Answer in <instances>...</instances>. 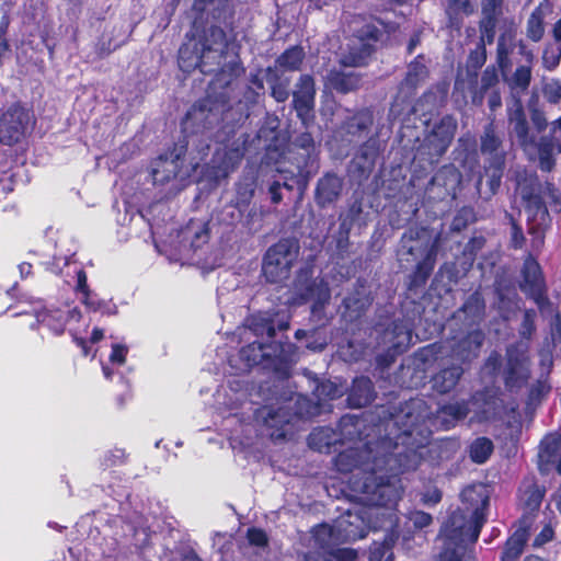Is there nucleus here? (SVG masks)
Instances as JSON below:
<instances>
[{"instance_id": "obj_1", "label": "nucleus", "mask_w": 561, "mask_h": 561, "mask_svg": "<svg viewBox=\"0 0 561 561\" xmlns=\"http://www.w3.org/2000/svg\"><path fill=\"white\" fill-rule=\"evenodd\" d=\"M416 427L404 428L392 444L390 438L376 443L355 442L334 458L341 473H356L350 480L355 497L364 505H397L402 494L399 476L415 470L427 437L413 438Z\"/></svg>"}, {"instance_id": "obj_2", "label": "nucleus", "mask_w": 561, "mask_h": 561, "mask_svg": "<svg viewBox=\"0 0 561 561\" xmlns=\"http://www.w3.org/2000/svg\"><path fill=\"white\" fill-rule=\"evenodd\" d=\"M275 333L274 322L270 318L257 317L251 320L245 336L254 335L256 340L242 347L239 358L242 366L240 371H245L253 366L263 365L264 368L286 374L288 366L295 362L294 345L291 343L264 344L263 339L272 337Z\"/></svg>"}, {"instance_id": "obj_3", "label": "nucleus", "mask_w": 561, "mask_h": 561, "mask_svg": "<svg viewBox=\"0 0 561 561\" xmlns=\"http://www.w3.org/2000/svg\"><path fill=\"white\" fill-rule=\"evenodd\" d=\"M465 512H454L444 524L440 536L453 543L476 542L485 520L484 510L489 503L483 485H470L461 492Z\"/></svg>"}, {"instance_id": "obj_4", "label": "nucleus", "mask_w": 561, "mask_h": 561, "mask_svg": "<svg viewBox=\"0 0 561 561\" xmlns=\"http://www.w3.org/2000/svg\"><path fill=\"white\" fill-rule=\"evenodd\" d=\"M184 147H175L170 156L159 157L152 165L151 175L156 184L173 181L172 187L181 190L190 179L201 180L197 175L199 161L207 156L208 145L197 148V157L190 151L188 157L183 156Z\"/></svg>"}, {"instance_id": "obj_5", "label": "nucleus", "mask_w": 561, "mask_h": 561, "mask_svg": "<svg viewBox=\"0 0 561 561\" xmlns=\"http://www.w3.org/2000/svg\"><path fill=\"white\" fill-rule=\"evenodd\" d=\"M508 117L512 134L526 154L530 159L538 158L541 170L551 171L554 165L552 145L546 141H537L534 136L529 135L523 104L518 99H514L508 106Z\"/></svg>"}, {"instance_id": "obj_6", "label": "nucleus", "mask_w": 561, "mask_h": 561, "mask_svg": "<svg viewBox=\"0 0 561 561\" xmlns=\"http://www.w3.org/2000/svg\"><path fill=\"white\" fill-rule=\"evenodd\" d=\"M210 36L214 39L213 45L190 39L181 46L179 66L183 71L190 72L199 68L203 73L213 72V69L207 66L214 62L219 64L225 47V33L222 30L214 27L210 30Z\"/></svg>"}, {"instance_id": "obj_7", "label": "nucleus", "mask_w": 561, "mask_h": 561, "mask_svg": "<svg viewBox=\"0 0 561 561\" xmlns=\"http://www.w3.org/2000/svg\"><path fill=\"white\" fill-rule=\"evenodd\" d=\"M36 321L47 327L54 334H61L66 329L73 337L78 346L82 348L83 355L88 356L90 351L87 341L80 336L81 312L72 304H64L61 307H50L38 311L34 310Z\"/></svg>"}, {"instance_id": "obj_8", "label": "nucleus", "mask_w": 561, "mask_h": 561, "mask_svg": "<svg viewBox=\"0 0 561 561\" xmlns=\"http://www.w3.org/2000/svg\"><path fill=\"white\" fill-rule=\"evenodd\" d=\"M245 142L243 135L220 141L206 169V176L219 182L232 173L243 159Z\"/></svg>"}, {"instance_id": "obj_9", "label": "nucleus", "mask_w": 561, "mask_h": 561, "mask_svg": "<svg viewBox=\"0 0 561 561\" xmlns=\"http://www.w3.org/2000/svg\"><path fill=\"white\" fill-rule=\"evenodd\" d=\"M516 192L522 197L527 213L539 217L541 221H545L548 215V205L554 211L561 210V194L551 185H547L542 195H539L535 178L518 181Z\"/></svg>"}, {"instance_id": "obj_10", "label": "nucleus", "mask_w": 561, "mask_h": 561, "mask_svg": "<svg viewBox=\"0 0 561 561\" xmlns=\"http://www.w3.org/2000/svg\"><path fill=\"white\" fill-rule=\"evenodd\" d=\"M371 508L359 507L353 511L348 510L345 514L335 519L337 537L342 542L354 541L364 538L371 528L383 527V524L374 523L370 517L379 515V506L370 505ZM392 506H385L392 508Z\"/></svg>"}, {"instance_id": "obj_11", "label": "nucleus", "mask_w": 561, "mask_h": 561, "mask_svg": "<svg viewBox=\"0 0 561 561\" xmlns=\"http://www.w3.org/2000/svg\"><path fill=\"white\" fill-rule=\"evenodd\" d=\"M355 35L350 41L348 51L341 57V64L346 67H360L374 50V44L381 41L382 31L375 23H367L359 30L354 28Z\"/></svg>"}, {"instance_id": "obj_12", "label": "nucleus", "mask_w": 561, "mask_h": 561, "mask_svg": "<svg viewBox=\"0 0 561 561\" xmlns=\"http://www.w3.org/2000/svg\"><path fill=\"white\" fill-rule=\"evenodd\" d=\"M505 385L510 390L519 389L529 378L528 345L524 342L511 346L503 370Z\"/></svg>"}, {"instance_id": "obj_13", "label": "nucleus", "mask_w": 561, "mask_h": 561, "mask_svg": "<svg viewBox=\"0 0 561 561\" xmlns=\"http://www.w3.org/2000/svg\"><path fill=\"white\" fill-rule=\"evenodd\" d=\"M255 419L262 422L268 430V435L272 439H284L293 434V421L287 408H278L275 410L272 407H263L255 412Z\"/></svg>"}, {"instance_id": "obj_14", "label": "nucleus", "mask_w": 561, "mask_h": 561, "mask_svg": "<svg viewBox=\"0 0 561 561\" xmlns=\"http://www.w3.org/2000/svg\"><path fill=\"white\" fill-rule=\"evenodd\" d=\"M31 122L27 111L11 106L0 119V141L5 145L18 142L25 134Z\"/></svg>"}, {"instance_id": "obj_15", "label": "nucleus", "mask_w": 561, "mask_h": 561, "mask_svg": "<svg viewBox=\"0 0 561 561\" xmlns=\"http://www.w3.org/2000/svg\"><path fill=\"white\" fill-rule=\"evenodd\" d=\"M538 468L542 473H561V436L558 433L546 435L538 447Z\"/></svg>"}, {"instance_id": "obj_16", "label": "nucleus", "mask_w": 561, "mask_h": 561, "mask_svg": "<svg viewBox=\"0 0 561 561\" xmlns=\"http://www.w3.org/2000/svg\"><path fill=\"white\" fill-rule=\"evenodd\" d=\"M314 94L313 79L308 75L301 76L293 95L295 110L304 125L313 118Z\"/></svg>"}, {"instance_id": "obj_17", "label": "nucleus", "mask_w": 561, "mask_h": 561, "mask_svg": "<svg viewBox=\"0 0 561 561\" xmlns=\"http://www.w3.org/2000/svg\"><path fill=\"white\" fill-rule=\"evenodd\" d=\"M523 275V289L533 296L541 312H545L548 301L542 293L541 272L536 260L530 256L525 260Z\"/></svg>"}, {"instance_id": "obj_18", "label": "nucleus", "mask_w": 561, "mask_h": 561, "mask_svg": "<svg viewBox=\"0 0 561 561\" xmlns=\"http://www.w3.org/2000/svg\"><path fill=\"white\" fill-rule=\"evenodd\" d=\"M298 255V244L295 240L283 239L271 247L265 256L276 265L290 271L293 263Z\"/></svg>"}, {"instance_id": "obj_19", "label": "nucleus", "mask_w": 561, "mask_h": 561, "mask_svg": "<svg viewBox=\"0 0 561 561\" xmlns=\"http://www.w3.org/2000/svg\"><path fill=\"white\" fill-rule=\"evenodd\" d=\"M484 335L480 330H473L461 339L456 345H453V358L459 362H466L477 356L482 345Z\"/></svg>"}, {"instance_id": "obj_20", "label": "nucleus", "mask_w": 561, "mask_h": 561, "mask_svg": "<svg viewBox=\"0 0 561 561\" xmlns=\"http://www.w3.org/2000/svg\"><path fill=\"white\" fill-rule=\"evenodd\" d=\"M180 236L185 244L193 249H198L207 243L209 239L208 222L204 219H192L181 230Z\"/></svg>"}, {"instance_id": "obj_21", "label": "nucleus", "mask_w": 561, "mask_h": 561, "mask_svg": "<svg viewBox=\"0 0 561 561\" xmlns=\"http://www.w3.org/2000/svg\"><path fill=\"white\" fill-rule=\"evenodd\" d=\"M529 530L526 524H520L513 535L506 540L501 561H517L528 540Z\"/></svg>"}, {"instance_id": "obj_22", "label": "nucleus", "mask_w": 561, "mask_h": 561, "mask_svg": "<svg viewBox=\"0 0 561 561\" xmlns=\"http://www.w3.org/2000/svg\"><path fill=\"white\" fill-rule=\"evenodd\" d=\"M312 539L314 540V545L323 550L321 553H310L314 557L323 556L334 546L342 543L341 539L337 537L335 523L332 526L328 524L316 526L312 530Z\"/></svg>"}, {"instance_id": "obj_23", "label": "nucleus", "mask_w": 561, "mask_h": 561, "mask_svg": "<svg viewBox=\"0 0 561 561\" xmlns=\"http://www.w3.org/2000/svg\"><path fill=\"white\" fill-rule=\"evenodd\" d=\"M385 340L389 344L388 352L390 356L402 353L412 342V333L408 325L396 323L393 329L385 334Z\"/></svg>"}, {"instance_id": "obj_24", "label": "nucleus", "mask_w": 561, "mask_h": 561, "mask_svg": "<svg viewBox=\"0 0 561 561\" xmlns=\"http://www.w3.org/2000/svg\"><path fill=\"white\" fill-rule=\"evenodd\" d=\"M481 399V396H474L472 401L469 403L456 402L443 407L438 412V419L442 420L445 428L454 426V423L468 415L470 412V405H476Z\"/></svg>"}, {"instance_id": "obj_25", "label": "nucleus", "mask_w": 561, "mask_h": 561, "mask_svg": "<svg viewBox=\"0 0 561 561\" xmlns=\"http://www.w3.org/2000/svg\"><path fill=\"white\" fill-rule=\"evenodd\" d=\"M545 493V488L527 479L519 488V501L527 511L534 512L540 507Z\"/></svg>"}, {"instance_id": "obj_26", "label": "nucleus", "mask_w": 561, "mask_h": 561, "mask_svg": "<svg viewBox=\"0 0 561 561\" xmlns=\"http://www.w3.org/2000/svg\"><path fill=\"white\" fill-rule=\"evenodd\" d=\"M374 399L373 383L366 377L356 378L353 382L348 403L352 408H363Z\"/></svg>"}, {"instance_id": "obj_27", "label": "nucleus", "mask_w": 561, "mask_h": 561, "mask_svg": "<svg viewBox=\"0 0 561 561\" xmlns=\"http://www.w3.org/2000/svg\"><path fill=\"white\" fill-rule=\"evenodd\" d=\"M359 76L354 71L350 72H336L331 71L327 76V84L330 88L335 89L336 91L346 93L350 92L359 85Z\"/></svg>"}, {"instance_id": "obj_28", "label": "nucleus", "mask_w": 561, "mask_h": 561, "mask_svg": "<svg viewBox=\"0 0 561 561\" xmlns=\"http://www.w3.org/2000/svg\"><path fill=\"white\" fill-rule=\"evenodd\" d=\"M341 181L337 176L328 174L322 178L317 186V197L319 203L327 204L333 202L341 191Z\"/></svg>"}, {"instance_id": "obj_29", "label": "nucleus", "mask_w": 561, "mask_h": 561, "mask_svg": "<svg viewBox=\"0 0 561 561\" xmlns=\"http://www.w3.org/2000/svg\"><path fill=\"white\" fill-rule=\"evenodd\" d=\"M548 10V5L540 4L531 12L527 21L526 35L533 42H539L545 34L543 21Z\"/></svg>"}, {"instance_id": "obj_30", "label": "nucleus", "mask_w": 561, "mask_h": 561, "mask_svg": "<svg viewBox=\"0 0 561 561\" xmlns=\"http://www.w3.org/2000/svg\"><path fill=\"white\" fill-rule=\"evenodd\" d=\"M461 375L462 368L458 365L443 369L433 378V387L442 393L448 392L457 385Z\"/></svg>"}, {"instance_id": "obj_31", "label": "nucleus", "mask_w": 561, "mask_h": 561, "mask_svg": "<svg viewBox=\"0 0 561 561\" xmlns=\"http://www.w3.org/2000/svg\"><path fill=\"white\" fill-rule=\"evenodd\" d=\"M336 444V434L330 427H320L314 430L308 438L310 448L320 453L329 451L331 446Z\"/></svg>"}, {"instance_id": "obj_32", "label": "nucleus", "mask_w": 561, "mask_h": 561, "mask_svg": "<svg viewBox=\"0 0 561 561\" xmlns=\"http://www.w3.org/2000/svg\"><path fill=\"white\" fill-rule=\"evenodd\" d=\"M484 311V301L480 294H472L467 301L463 304L462 309L459 311L457 318L462 316L469 320L470 324H474L479 321Z\"/></svg>"}, {"instance_id": "obj_33", "label": "nucleus", "mask_w": 561, "mask_h": 561, "mask_svg": "<svg viewBox=\"0 0 561 561\" xmlns=\"http://www.w3.org/2000/svg\"><path fill=\"white\" fill-rule=\"evenodd\" d=\"M305 53L300 47H290L285 50L276 60V67L274 69H280L284 71H295L299 69L302 62Z\"/></svg>"}, {"instance_id": "obj_34", "label": "nucleus", "mask_w": 561, "mask_h": 561, "mask_svg": "<svg viewBox=\"0 0 561 561\" xmlns=\"http://www.w3.org/2000/svg\"><path fill=\"white\" fill-rule=\"evenodd\" d=\"M266 81L271 87L272 96L277 102H284L288 99V79H282L278 76L277 69L268 68L266 70Z\"/></svg>"}, {"instance_id": "obj_35", "label": "nucleus", "mask_w": 561, "mask_h": 561, "mask_svg": "<svg viewBox=\"0 0 561 561\" xmlns=\"http://www.w3.org/2000/svg\"><path fill=\"white\" fill-rule=\"evenodd\" d=\"M493 451V444L485 437L477 438L470 445V458L477 463H483L488 460Z\"/></svg>"}, {"instance_id": "obj_36", "label": "nucleus", "mask_w": 561, "mask_h": 561, "mask_svg": "<svg viewBox=\"0 0 561 561\" xmlns=\"http://www.w3.org/2000/svg\"><path fill=\"white\" fill-rule=\"evenodd\" d=\"M357 557L355 550L350 548H337L334 547L324 553L323 556L314 557L308 554L306 561H354Z\"/></svg>"}, {"instance_id": "obj_37", "label": "nucleus", "mask_w": 561, "mask_h": 561, "mask_svg": "<svg viewBox=\"0 0 561 561\" xmlns=\"http://www.w3.org/2000/svg\"><path fill=\"white\" fill-rule=\"evenodd\" d=\"M503 0H482L481 11L485 23L486 30L495 27L496 19L502 13Z\"/></svg>"}, {"instance_id": "obj_38", "label": "nucleus", "mask_w": 561, "mask_h": 561, "mask_svg": "<svg viewBox=\"0 0 561 561\" xmlns=\"http://www.w3.org/2000/svg\"><path fill=\"white\" fill-rule=\"evenodd\" d=\"M456 130V122L451 117H445L442 119V123L434 130V136H440L439 139V149L440 152L445 151L451 139L454 138V134Z\"/></svg>"}, {"instance_id": "obj_39", "label": "nucleus", "mask_w": 561, "mask_h": 561, "mask_svg": "<svg viewBox=\"0 0 561 561\" xmlns=\"http://www.w3.org/2000/svg\"><path fill=\"white\" fill-rule=\"evenodd\" d=\"M262 272L264 277L270 283H280L289 277L290 271L285 270L284 267L276 265L267 257H264V263L262 267Z\"/></svg>"}, {"instance_id": "obj_40", "label": "nucleus", "mask_w": 561, "mask_h": 561, "mask_svg": "<svg viewBox=\"0 0 561 561\" xmlns=\"http://www.w3.org/2000/svg\"><path fill=\"white\" fill-rule=\"evenodd\" d=\"M501 145V140L495 136L494 129L492 125H489L483 136L481 137V150L483 153H489L491 156V160H495L496 154H502L499 152V147Z\"/></svg>"}, {"instance_id": "obj_41", "label": "nucleus", "mask_w": 561, "mask_h": 561, "mask_svg": "<svg viewBox=\"0 0 561 561\" xmlns=\"http://www.w3.org/2000/svg\"><path fill=\"white\" fill-rule=\"evenodd\" d=\"M503 164L504 156L496 154L495 160L491 161L490 167L485 170L486 175L489 176V186L492 193H494L501 184Z\"/></svg>"}, {"instance_id": "obj_42", "label": "nucleus", "mask_w": 561, "mask_h": 561, "mask_svg": "<svg viewBox=\"0 0 561 561\" xmlns=\"http://www.w3.org/2000/svg\"><path fill=\"white\" fill-rule=\"evenodd\" d=\"M436 252L437 242L435 241L431 244L430 249L427 250L425 259L422 262L417 263L415 271L416 278H420L422 282H424L427 278V276L431 274L434 267Z\"/></svg>"}, {"instance_id": "obj_43", "label": "nucleus", "mask_w": 561, "mask_h": 561, "mask_svg": "<svg viewBox=\"0 0 561 561\" xmlns=\"http://www.w3.org/2000/svg\"><path fill=\"white\" fill-rule=\"evenodd\" d=\"M345 388L334 381L327 380L316 388V396L319 400H333L343 396Z\"/></svg>"}, {"instance_id": "obj_44", "label": "nucleus", "mask_w": 561, "mask_h": 561, "mask_svg": "<svg viewBox=\"0 0 561 561\" xmlns=\"http://www.w3.org/2000/svg\"><path fill=\"white\" fill-rule=\"evenodd\" d=\"M211 108L208 111V114H206V105L205 104H201V105H194L192 107L191 111H188L187 115H186V118L183 123L184 125V129H188L190 125L195 123V122H198V121H205L204 123V128H208L207 125L210 124V119H209V116L213 115L211 114Z\"/></svg>"}, {"instance_id": "obj_45", "label": "nucleus", "mask_w": 561, "mask_h": 561, "mask_svg": "<svg viewBox=\"0 0 561 561\" xmlns=\"http://www.w3.org/2000/svg\"><path fill=\"white\" fill-rule=\"evenodd\" d=\"M530 80H531L530 68L527 66H520L515 70V72L512 77L511 88L514 91L524 92L528 88Z\"/></svg>"}, {"instance_id": "obj_46", "label": "nucleus", "mask_w": 561, "mask_h": 561, "mask_svg": "<svg viewBox=\"0 0 561 561\" xmlns=\"http://www.w3.org/2000/svg\"><path fill=\"white\" fill-rule=\"evenodd\" d=\"M432 520L433 518L430 514L422 511H413L407 516L405 527L408 530L411 529V526L415 530H422L428 527L432 524Z\"/></svg>"}, {"instance_id": "obj_47", "label": "nucleus", "mask_w": 561, "mask_h": 561, "mask_svg": "<svg viewBox=\"0 0 561 561\" xmlns=\"http://www.w3.org/2000/svg\"><path fill=\"white\" fill-rule=\"evenodd\" d=\"M309 298L314 301L312 311L316 312L317 309L323 307L330 298V290L328 285L320 282L314 286V288L310 289Z\"/></svg>"}, {"instance_id": "obj_48", "label": "nucleus", "mask_w": 561, "mask_h": 561, "mask_svg": "<svg viewBox=\"0 0 561 561\" xmlns=\"http://www.w3.org/2000/svg\"><path fill=\"white\" fill-rule=\"evenodd\" d=\"M561 59V45L549 44L546 46L542 54V62L546 69L553 70Z\"/></svg>"}, {"instance_id": "obj_49", "label": "nucleus", "mask_w": 561, "mask_h": 561, "mask_svg": "<svg viewBox=\"0 0 561 561\" xmlns=\"http://www.w3.org/2000/svg\"><path fill=\"white\" fill-rule=\"evenodd\" d=\"M370 561H393V554L388 542L374 543L369 554Z\"/></svg>"}, {"instance_id": "obj_50", "label": "nucleus", "mask_w": 561, "mask_h": 561, "mask_svg": "<svg viewBox=\"0 0 561 561\" xmlns=\"http://www.w3.org/2000/svg\"><path fill=\"white\" fill-rule=\"evenodd\" d=\"M504 420H505L507 426L512 431L517 432L522 427V423H523L522 414L517 410V408L514 407V405H512L511 408L505 409V411H504Z\"/></svg>"}, {"instance_id": "obj_51", "label": "nucleus", "mask_w": 561, "mask_h": 561, "mask_svg": "<svg viewBox=\"0 0 561 561\" xmlns=\"http://www.w3.org/2000/svg\"><path fill=\"white\" fill-rule=\"evenodd\" d=\"M445 539L446 549L445 551L439 556L438 561H461L460 554L458 552V548H460L465 542H458L453 543L450 540H448L446 537H443Z\"/></svg>"}, {"instance_id": "obj_52", "label": "nucleus", "mask_w": 561, "mask_h": 561, "mask_svg": "<svg viewBox=\"0 0 561 561\" xmlns=\"http://www.w3.org/2000/svg\"><path fill=\"white\" fill-rule=\"evenodd\" d=\"M554 537V529L550 523L545 524L541 528V530L537 534V536L534 539L533 546L535 548H540L543 545L551 541Z\"/></svg>"}, {"instance_id": "obj_53", "label": "nucleus", "mask_w": 561, "mask_h": 561, "mask_svg": "<svg viewBox=\"0 0 561 561\" xmlns=\"http://www.w3.org/2000/svg\"><path fill=\"white\" fill-rule=\"evenodd\" d=\"M543 95L551 103L559 102L561 100V81L548 82L543 88Z\"/></svg>"}, {"instance_id": "obj_54", "label": "nucleus", "mask_w": 561, "mask_h": 561, "mask_svg": "<svg viewBox=\"0 0 561 561\" xmlns=\"http://www.w3.org/2000/svg\"><path fill=\"white\" fill-rule=\"evenodd\" d=\"M540 141H546L552 145V153L557 148L559 152H561V117L553 124L551 128V139L541 138ZM554 161V158L552 157Z\"/></svg>"}, {"instance_id": "obj_55", "label": "nucleus", "mask_w": 561, "mask_h": 561, "mask_svg": "<svg viewBox=\"0 0 561 561\" xmlns=\"http://www.w3.org/2000/svg\"><path fill=\"white\" fill-rule=\"evenodd\" d=\"M128 348L122 344H114L110 355V362L112 365L122 366L125 364Z\"/></svg>"}, {"instance_id": "obj_56", "label": "nucleus", "mask_w": 561, "mask_h": 561, "mask_svg": "<svg viewBox=\"0 0 561 561\" xmlns=\"http://www.w3.org/2000/svg\"><path fill=\"white\" fill-rule=\"evenodd\" d=\"M248 539L251 545L256 547H264L267 543L266 534L257 528H250L248 530Z\"/></svg>"}, {"instance_id": "obj_57", "label": "nucleus", "mask_w": 561, "mask_h": 561, "mask_svg": "<svg viewBox=\"0 0 561 561\" xmlns=\"http://www.w3.org/2000/svg\"><path fill=\"white\" fill-rule=\"evenodd\" d=\"M549 386L546 381L539 380L536 385H534L529 392V404H533L535 401L539 400L542 396L548 393Z\"/></svg>"}, {"instance_id": "obj_58", "label": "nucleus", "mask_w": 561, "mask_h": 561, "mask_svg": "<svg viewBox=\"0 0 561 561\" xmlns=\"http://www.w3.org/2000/svg\"><path fill=\"white\" fill-rule=\"evenodd\" d=\"M448 11L468 15L472 12L470 0H453Z\"/></svg>"}, {"instance_id": "obj_59", "label": "nucleus", "mask_w": 561, "mask_h": 561, "mask_svg": "<svg viewBox=\"0 0 561 561\" xmlns=\"http://www.w3.org/2000/svg\"><path fill=\"white\" fill-rule=\"evenodd\" d=\"M497 72L494 68H486L483 71L482 78H481V84L483 89H489L493 87L497 82Z\"/></svg>"}, {"instance_id": "obj_60", "label": "nucleus", "mask_w": 561, "mask_h": 561, "mask_svg": "<svg viewBox=\"0 0 561 561\" xmlns=\"http://www.w3.org/2000/svg\"><path fill=\"white\" fill-rule=\"evenodd\" d=\"M76 275H77L76 290L79 294L88 293L90 289H89V286H88V283H87V274H85V272L82 268H77L76 270Z\"/></svg>"}, {"instance_id": "obj_61", "label": "nucleus", "mask_w": 561, "mask_h": 561, "mask_svg": "<svg viewBox=\"0 0 561 561\" xmlns=\"http://www.w3.org/2000/svg\"><path fill=\"white\" fill-rule=\"evenodd\" d=\"M81 295H82V297H81L82 304H84L89 309H91V310H98L99 309L100 304L96 300L95 295L92 294L91 290H89L88 293H83Z\"/></svg>"}, {"instance_id": "obj_62", "label": "nucleus", "mask_w": 561, "mask_h": 561, "mask_svg": "<svg viewBox=\"0 0 561 561\" xmlns=\"http://www.w3.org/2000/svg\"><path fill=\"white\" fill-rule=\"evenodd\" d=\"M534 317H535V313L533 311L525 312L523 331H522L523 335H530V333L533 331Z\"/></svg>"}, {"instance_id": "obj_63", "label": "nucleus", "mask_w": 561, "mask_h": 561, "mask_svg": "<svg viewBox=\"0 0 561 561\" xmlns=\"http://www.w3.org/2000/svg\"><path fill=\"white\" fill-rule=\"evenodd\" d=\"M415 238H420L419 231L410 230L409 233L404 234L403 237V248L408 250V252L412 255H414L415 248L413 245H408L409 241H413Z\"/></svg>"}, {"instance_id": "obj_64", "label": "nucleus", "mask_w": 561, "mask_h": 561, "mask_svg": "<svg viewBox=\"0 0 561 561\" xmlns=\"http://www.w3.org/2000/svg\"><path fill=\"white\" fill-rule=\"evenodd\" d=\"M442 495L438 490H433L428 492L427 494H424L422 497L423 503L425 504H436L440 501Z\"/></svg>"}]
</instances>
